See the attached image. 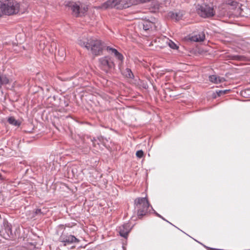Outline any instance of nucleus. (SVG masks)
Here are the masks:
<instances>
[{"label":"nucleus","instance_id":"f3484780","mask_svg":"<svg viewBox=\"0 0 250 250\" xmlns=\"http://www.w3.org/2000/svg\"><path fill=\"white\" fill-rule=\"evenodd\" d=\"M105 140L106 139L102 136H98L96 138H93L92 139H91V141L93 142V145L94 146H96V144L98 145H99L100 143L104 144Z\"/></svg>","mask_w":250,"mask_h":250},{"label":"nucleus","instance_id":"c756f323","mask_svg":"<svg viewBox=\"0 0 250 250\" xmlns=\"http://www.w3.org/2000/svg\"><path fill=\"white\" fill-rule=\"evenodd\" d=\"M35 214H42V212L41 209H37L35 211Z\"/></svg>","mask_w":250,"mask_h":250},{"label":"nucleus","instance_id":"473e14b6","mask_svg":"<svg viewBox=\"0 0 250 250\" xmlns=\"http://www.w3.org/2000/svg\"><path fill=\"white\" fill-rule=\"evenodd\" d=\"M2 179V176L1 175V174H0V179Z\"/></svg>","mask_w":250,"mask_h":250},{"label":"nucleus","instance_id":"2eb2a0df","mask_svg":"<svg viewBox=\"0 0 250 250\" xmlns=\"http://www.w3.org/2000/svg\"><path fill=\"white\" fill-rule=\"evenodd\" d=\"M205 39V35L203 32H200L198 34L192 36L190 40L192 41L199 42H203Z\"/></svg>","mask_w":250,"mask_h":250},{"label":"nucleus","instance_id":"9b49d317","mask_svg":"<svg viewBox=\"0 0 250 250\" xmlns=\"http://www.w3.org/2000/svg\"><path fill=\"white\" fill-rule=\"evenodd\" d=\"M131 230L128 223H125L119 227V232L121 236L126 238Z\"/></svg>","mask_w":250,"mask_h":250},{"label":"nucleus","instance_id":"9d476101","mask_svg":"<svg viewBox=\"0 0 250 250\" xmlns=\"http://www.w3.org/2000/svg\"><path fill=\"white\" fill-rule=\"evenodd\" d=\"M215 14L219 17L229 16L231 13L229 11V5L223 3L219 6L215 11Z\"/></svg>","mask_w":250,"mask_h":250},{"label":"nucleus","instance_id":"6e6552de","mask_svg":"<svg viewBox=\"0 0 250 250\" xmlns=\"http://www.w3.org/2000/svg\"><path fill=\"white\" fill-rule=\"evenodd\" d=\"M0 235L6 239H9L13 236L11 225L6 220H3Z\"/></svg>","mask_w":250,"mask_h":250},{"label":"nucleus","instance_id":"20e7f679","mask_svg":"<svg viewBox=\"0 0 250 250\" xmlns=\"http://www.w3.org/2000/svg\"><path fill=\"white\" fill-rule=\"evenodd\" d=\"M197 13L202 18H211L215 15V11L213 8L208 4L202 3L196 6Z\"/></svg>","mask_w":250,"mask_h":250},{"label":"nucleus","instance_id":"0eeeda50","mask_svg":"<svg viewBox=\"0 0 250 250\" xmlns=\"http://www.w3.org/2000/svg\"><path fill=\"white\" fill-rule=\"evenodd\" d=\"M122 0H107L105 2L94 8L96 9H106L108 8H116L122 9Z\"/></svg>","mask_w":250,"mask_h":250},{"label":"nucleus","instance_id":"f03ea898","mask_svg":"<svg viewBox=\"0 0 250 250\" xmlns=\"http://www.w3.org/2000/svg\"><path fill=\"white\" fill-rule=\"evenodd\" d=\"M135 208L137 209V216L139 218H141L143 216L146 215L148 213V210L149 207L154 211L155 214L163 220L167 222L172 225L171 223L169 222L165 219L162 216L156 212L150 206L146 196L145 197H138L134 200Z\"/></svg>","mask_w":250,"mask_h":250},{"label":"nucleus","instance_id":"bb28decb","mask_svg":"<svg viewBox=\"0 0 250 250\" xmlns=\"http://www.w3.org/2000/svg\"><path fill=\"white\" fill-rule=\"evenodd\" d=\"M136 155L137 157L139 158H141L142 157H143L144 155L143 151L142 150H138L136 153Z\"/></svg>","mask_w":250,"mask_h":250},{"label":"nucleus","instance_id":"7c9ffc66","mask_svg":"<svg viewBox=\"0 0 250 250\" xmlns=\"http://www.w3.org/2000/svg\"><path fill=\"white\" fill-rule=\"evenodd\" d=\"M205 247L207 249H210V250H212V249L210 248L209 247H206L205 246Z\"/></svg>","mask_w":250,"mask_h":250},{"label":"nucleus","instance_id":"1a4fd4ad","mask_svg":"<svg viewBox=\"0 0 250 250\" xmlns=\"http://www.w3.org/2000/svg\"><path fill=\"white\" fill-rule=\"evenodd\" d=\"M102 68L106 72L115 66L114 63L109 56H104L99 59Z\"/></svg>","mask_w":250,"mask_h":250},{"label":"nucleus","instance_id":"ddd939ff","mask_svg":"<svg viewBox=\"0 0 250 250\" xmlns=\"http://www.w3.org/2000/svg\"><path fill=\"white\" fill-rule=\"evenodd\" d=\"M106 49L109 53L114 55L116 58L120 62V63L122 64L123 62L124 57L117 49L110 46H107Z\"/></svg>","mask_w":250,"mask_h":250},{"label":"nucleus","instance_id":"cd10ccee","mask_svg":"<svg viewBox=\"0 0 250 250\" xmlns=\"http://www.w3.org/2000/svg\"><path fill=\"white\" fill-rule=\"evenodd\" d=\"M75 224L74 223H67L65 224V227H64V225H61L60 227H61L62 229H65V227L72 228L74 226H75Z\"/></svg>","mask_w":250,"mask_h":250},{"label":"nucleus","instance_id":"f8f14e48","mask_svg":"<svg viewBox=\"0 0 250 250\" xmlns=\"http://www.w3.org/2000/svg\"><path fill=\"white\" fill-rule=\"evenodd\" d=\"M53 99L54 100H59L60 103L58 104L57 103H54L52 104L55 106H57L59 108V110L62 112L65 111L66 110L65 107H67L68 105V103L67 101H65L64 99H61L60 98H58V97L56 98L55 96L53 97Z\"/></svg>","mask_w":250,"mask_h":250},{"label":"nucleus","instance_id":"39448f33","mask_svg":"<svg viewBox=\"0 0 250 250\" xmlns=\"http://www.w3.org/2000/svg\"><path fill=\"white\" fill-rule=\"evenodd\" d=\"M67 5L72 11V14L77 17L84 16L88 9V5L75 2H69Z\"/></svg>","mask_w":250,"mask_h":250},{"label":"nucleus","instance_id":"423d86ee","mask_svg":"<svg viewBox=\"0 0 250 250\" xmlns=\"http://www.w3.org/2000/svg\"><path fill=\"white\" fill-rule=\"evenodd\" d=\"M59 241L62 243L63 246H67L71 245L78 243L80 242L79 239L74 235L69 234L63 231L60 236Z\"/></svg>","mask_w":250,"mask_h":250},{"label":"nucleus","instance_id":"b1692460","mask_svg":"<svg viewBox=\"0 0 250 250\" xmlns=\"http://www.w3.org/2000/svg\"><path fill=\"white\" fill-rule=\"evenodd\" d=\"M227 5H229V10L230 9V7H232L231 9H233L235 8L238 5V3L234 1L231 0H228V3H226Z\"/></svg>","mask_w":250,"mask_h":250},{"label":"nucleus","instance_id":"412c9836","mask_svg":"<svg viewBox=\"0 0 250 250\" xmlns=\"http://www.w3.org/2000/svg\"><path fill=\"white\" fill-rule=\"evenodd\" d=\"M123 74L127 78L133 79L134 75L131 70L128 68H126L124 71Z\"/></svg>","mask_w":250,"mask_h":250},{"label":"nucleus","instance_id":"4468645a","mask_svg":"<svg viewBox=\"0 0 250 250\" xmlns=\"http://www.w3.org/2000/svg\"><path fill=\"white\" fill-rule=\"evenodd\" d=\"M138 4V0H122V9H125Z\"/></svg>","mask_w":250,"mask_h":250},{"label":"nucleus","instance_id":"72a5a7b5","mask_svg":"<svg viewBox=\"0 0 250 250\" xmlns=\"http://www.w3.org/2000/svg\"><path fill=\"white\" fill-rule=\"evenodd\" d=\"M74 247H75V246H72V247H71V248H74Z\"/></svg>","mask_w":250,"mask_h":250},{"label":"nucleus","instance_id":"4be33fe9","mask_svg":"<svg viewBox=\"0 0 250 250\" xmlns=\"http://www.w3.org/2000/svg\"><path fill=\"white\" fill-rule=\"evenodd\" d=\"M8 122L10 124L15 126H19L21 125L20 123L18 122L16 120H15L13 117H9L8 119Z\"/></svg>","mask_w":250,"mask_h":250},{"label":"nucleus","instance_id":"a878e982","mask_svg":"<svg viewBox=\"0 0 250 250\" xmlns=\"http://www.w3.org/2000/svg\"><path fill=\"white\" fill-rule=\"evenodd\" d=\"M229 91H230L229 89H226V90H219V91H216V93L218 96H220L223 94L227 93Z\"/></svg>","mask_w":250,"mask_h":250},{"label":"nucleus","instance_id":"f257e3e1","mask_svg":"<svg viewBox=\"0 0 250 250\" xmlns=\"http://www.w3.org/2000/svg\"><path fill=\"white\" fill-rule=\"evenodd\" d=\"M27 6L20 4L14 0H0V17L3 15H12L18 13L23 14L25 12Z\"/></svg>","mask_w":250,"mask_h":250},{"label":"nucleus","instance_id":"6ab92c4d","mask_svg":"<svg viewBox=\"0 0 250 250\" xmlns=\"http://www.w3.org/2000/svg\"><path fill=\"white\" fill-rule=\"evenodd\" d=\"M209 81L214 83H219L222 82V78L220 77H218L216 75H210L208 77Z\"/></svg>","mask_w":250,"mask_h":250},{"label":"nucleus","instance_id":"7ed1b4c3","mask_svg":"<svg viewBox=\"0 0 250 250\" xmlns=\"http://www.w3.org/2000/svg\"><path fill=\"white\" fill-rule=\"evenodd\" d=\"M79 44L90 50L94 55H98L102 51V42L93 37L83 38L78 41Z\"/></svg>","mask_w":250,"mask_h":250},{"label":"nucleus","instance_id":"dca6fc26","mask_svg":"<svg viewBox=\"0 0 250 250\" xmlns=\"http://www.w3.org/2000/svg\"><path fill=\"white\" fill-rule=\"evenodd\" d=\"M169 16L172 20L178 21L182 19L183 16V13L181 11L177 12H170L169 13Z\"/></svg>","mask_w":250,"mask_h":250},{"label":"nucleus","instance_id":"c85d7f7f","mask_svg":"<svg viewBox=\"0 0 250 250\" xmlns=\"http://www.w3.org/2000/svg\"><path fill=\"white\" fill-rule=\"evenodd\" d=\"M78 81H79L78 82H73V84L75 85H81L82 84L81 82L83 81V79L81 78H79L78 79Z\"/></svg>","mask_w":250,"mask_h":250},{"label":"nucleus","instance_id":"5701e85b","mask_svg":"<svg viewBox=\"0 0 250 250\" xmlns=\"http://www.w3.org/2000/svg\"><path fill=\"white\" fill-rule=\"evenodd\" d=\"M231 59L237 61H245L247 60V57L244 55H232Z\"/></svg>","mask_w":250,"mask_h":250},{"label":"nucleus","instance_id":"393cba45","mask_svg":"<svg viewBox=\"0 0 250 250\" xmlns=\"http://www.w3.org/2000/svg\"><path fill=\"white\" fill-rule=\"evenodd\" d=\"M167 43L169 46L170 48L173 49H177L178 48V46L177 45L171 40H168L167 42Z\"/></svg>","mask_w":250,"mask_h":250},{"label":"nucleus","instance_id":"aec40b11","mask_svg":"<svg viewBox=\"0 0 250 250\" xmlns=\"http://www.w3.org/2000/svg\"><path fill=\"white\" fill-rule=\"evenodd\" d=\"M39 45L40 46V49H44L45 46L47 45V41H46L45 38L43 36H41L39 38Z\"/></svg>","mask_w":250,"mask_h":250},{"label":"nucleus","instance_id":"2f4dec72","mask_svg":"<svg viewBox=\"0 0 250 250\" xmlns=\"http://www.w3.org/2000/svg\"><path fill=\"white\" fill-rule=\"evenodd\" d=\"M72 172L73 173H74V168H72Z\"/></svg>","mask_w":250,"mask_h":250},{"label":"nucleus","instance_id":"a211bd4d","mask_svg":"<svg viewBox=\"0 0 250 250\" xmlns=\"http://www.w3.org/2000/svg\"><path fill=\"white\" fill-rule=\"evenodd\" d=\"M154 23L148 20L144 21L142 22L143 28L145 31L149 30L152 27Z\"/></svg>","mask_w":250,"mask_h":250}]
</instances>
